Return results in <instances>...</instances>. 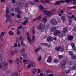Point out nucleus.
Returning <instances> with one entry per match:
<instances>
[{"instance_id": "nucleus-1", "label": "nucleus", "mask_w": 76, "mask_h": 76, "mask_svg": "<svg viewBox=\"0 0 76 76\" xmlns=\"http://www.w3.org/2000/svg\"><path fill=\"white\" fill-rule=\"evenodd\" d=\"M0 68H2L4 71L7 70V63H6L3 58H0Z\"/></svg>"}, {"instance_id": "nucleus-2", "label": "nucleus", "mask_w": 76, "mask_h": 76, "mask_svg": "<svg viewBox=\"0 0 76 76\" xmlns=\"http://www.w3.org/2000/svg\"><path fill=\"white\" fill-rule=\"evenodd\" d=\"M6 16L7 18V20L9 22H12V20L11 17H10V14H9V8L8 7H7L6 8Z\"/></svg>"}, {"instance_id": "nucleus-3", "label": "nucleus", "mask_w": 76, "mask_h": 76, "mask_svg": "<svg viewBox=\"0 0 76 76\" xmlns=\"http://www.w3.org/2000/svg\"><path fill=\"white\" fill-rule=\"evenodd\" d=\"M36 66V64L34 62L32 61H30L29 62V64L27 66V68H30V67H34Z\"/></svg>"}, {"instance_id": "nucleus-4", "label": "nucleus", "mask_w": 76, "mask_h": 76, "mask_svg": "<svg viewBox=\"0 0 76 76\" xmlns=\"http://www.w3.org/2000/svg\"><path fill=\"white\" fill-rule=\"evenodd\" d=\"M15 62H17V66L18 67H19V66H20L21 64H22V61L16 58V60L15 61Z\"/></svg>"}, {"instance_id": "nucleus-5", "label": "nucleus", "mask_w": 76, "mask_h": 76, "mask_svg": "<svg viewBox=\"0 0 76 76\" xmlns=\"http://www.w3.org/2000/svg\"><path fill=\"white\" fill-rule=\"evenodd\" d=\"M64 47H59L56 48H55V50L57 51H60L61 52H62L64 51Z\"/></svg>"}, {"instance_id": "nucleus-6", "label": "nucleus", "mask_w": 76, "mask_h": 76, "mask_svg": "<svg viewBox=\"0 0 76 76\" xmlns=\"http://www.w3.org/2000/svg\"><path fill=\"white\" fill-rule=\"evenodd\" d=\"M67 63V61L66 60H64L63 61V64H61V68L63 70L65 69V65Z\"/></svg>"}, {"instance_id": "nucleus-7", "label": "nucleus", "mask_w": 76, "mask_h": 76, "mask_svg": "<svg viewBox=\"0 0 76 76\" xmlns=\"http://www.w3.org/2000/svg\"><path fill=\"white\" fill-rule=\"evenodd\" d=\"M60 34H61V31L60 30H57L55 31L53 33V35L54 36H57V35H60Z\"/></svg>"}, {"instance_id": "nucleus-8", "label": "nucleus", "mask_w": 76, "mask_h": 76, "mask_svg": "<svg viewBox=\"0 0 76 76\" xmlns=\"http://www.w3.org/2000/svg\"><path fill=\"white\" fill-rule=\"evenodd\" d=\"M47 40L48 42H51L54 40V38L51 36H49L47 38Z\"/></svg>"}, {"instance_id": "nucleus-9", "label": "nucleus", "mask_w": 76, "mask_h": 76, "mask_svg": "<svg viewBox=\"0 0 76 76\" xmlns=\"http://www.w3.org/2000/svg\"><path fill=\"white\" fill-rule=\"evenodd\" d=\"M24 4V2L23 1H20V2H18L17 5L18 6V7H21Z\"/></svg>"}, {"instance_id": "nucleus-10", "label": "nucleus", "mask_w": 76, "mask_h": 76, "mask_svg": "<svg viewBox=\"0 0 76 76\" xmlns=\"http://www.w3.org/2000/svg\"><path fill=\"white\" fill-rule=\"evenodd\" d=\"M45 15H50L51 14H52V12L50 11L49 12L48 11H47L46 10H44V11H43Z\"/></svg>"}, {"instance_id": "nucleus-11", "label": "nucleus", "mask_w": 76, "mask_h": 76, "mask_svg": "<svg viewBox=\"0 0 76 76\" xmlns=\"http://www.w3.org/2000/svg\"><path fill=\"white\" fill-rule=\"evenodd\" d=\"M39 7L40 10L41 11V12H43L45 10V8H44L43 6L42 5H39Z\"/></svg>"}, {"instance_id": "nucleus-12", "label": "nucleus", "mask_w": 76, "mask_h": 76, "mask_svg": "<svg viewBox=\"0 0 76 76\" xmlns=\"http://www.w3.org/2000/svg\"><path fill=\"white\" fill-rule=\"evenodd\" d=\"M52 61V56H49L48 58V60H47V62L48 63H50V62H51Z\"/></svg>"}, {"instance_id": "nucleus-13", "label": "nucleus", "mask_w": 76, "mask_h": 76, "mask_svg": "<svg viewBox=\"0 0 76 76\" xmlns=\"http://www.w3.org/2000/svg\"><path fill=\"white\" fill-rule=\"evenodd\" d=\"M42 26H43V24L42 23H40L38 26L37 27V29L40 30V29H41L42 27Z\"/></svg>"}, {"instance_id": "nucleus-14", "label": "nucleus", "mask_w": 76, "mask_h": 76, "mask_svg": "<svg viewBox=\"0 0 76 76\" xmlns=\"http://www.w3.org/2000/svg\"><path fill=\"white\" fill-rule=\"evenodd\" d=\"M10 53L12 55H15V54H16L18 53V52L16 50H15L13 51H10Z\"/></svg>"}, {"instance_id": "nucleus-15", "label": "nucleus", "mask_w": 76, "mask_h": 76, "mask_svg": "<svg viewBox=\"0 0 76 76\" xmlns=\"http://www.w3.org/2000/svg\"><path fill=\"white\" fill-rule=\"evenodd\" d=\"M52 22L53 24H54L55 25L57 24V22L56 21V20L55 19H53L52 20Z\"/></svg>"}, {"instance_id": "nucleus-16", "label": "nucleus", "mask_w": 76, "mask_h": 76, "mask_svg": "<svg viewBox=\"0 0 76 76\" xmlns=\"http://www.w3.org/2000/svg\"><path fill=\"white\" fill-rule=\"evenodd\" d=\"M66 34L65 33H62L60 34L59 36L58 37H60V38H62L64 36H66Z\"/></svg>"}, {"instance_id": "nucleus-17", "label": "nucleus", "mask_w": 76, "mask_h": 76, "mask_svg": "<svg viewBox=\"0 0 76 76\" xmlns=\"http://www.w3.org/2000/svg\"><path fill=\"white\" fill-rule=\"evenodd\" d=\"M56 29L57 28L55 27H54L52 28H51L50 29V31H51V32H54V31H55Z\"/></svg>"}, {"instance_id": "nucleus-18", "label": "nucleus", "mask_w": 76, "mask_h": 76, "mask_svg": "<svg viewBox=\"0 0 76 76\" xmlns=\"http://www.w3.org/2000/svg\"><path fill=\"white\" fill-rule=\"evenodd\" d=\"M64 3V1H57L56 2V3L55 4H54L55 5H57V4H59V3Z\"/></svg>"}, {"instance_id": "nucleus-19", "label": "nucleus", "mask_w": 76, "mask_h": 76, "mask_svg": "<svg viewBox=\"0 0 76 76\" xmlns=\"http://www.w3.org/2000/svg\"><path fill=\"white\" fill-rule=\"evenodd\" d=\"M11 76H20V75L19 74H18L16 72H14L12 73Z\"/></svg>"}, {"instance_id": "nucleus-20", "label": "nucleus", "mask_w": 76, "mask_h": 76, "mask_svg": "<svg viewBox=\"0 0 76 76\" xmlns=\"http://www.w3.org/2000/svg\"><path fill=\"white\" fill-rule=\"evenodd\" d=\"M31 71L33 74H35L36 72V71H37V69L36 68H34L32 69Z\"/></svg>"}, {"instance_id": "nucleus-21", "label": "nucleus", "mask_w": 76, "mask_h": 76, "mask_svg": "<svg viewBox=\"0 0 76 76\" xmlns=\"http://www.w3.org/2000/svg\"><path fill=\"white\" fill-rule=\"evenodd\" d=\"M40 1L42 3H49V1L48 0H44L43 1L42 0H40Z\"/></svg>"}, {"instance_id": "nucleus-22", "label": "nucleus", "mask_w": 76, "mask_h": 76, "mask_svg": "<svg viewBox=\"0 0 76 76\" xmlns=\"http://www.w3.org/2000/svg\"><path fill=\"white\" fill-rule=\"evenodd\" d=\"M39 50H42V48L41 47H39L38 48L35 49L34 51L35 53H37L38 51Z\"/></svg>"}, {"instance_id": "nucleus-23", "label": "nucleus", "mask_w": 76, "mask_h": 76, "mask_svg": "<svg viewBox=\"0 0 76 76\" xmlns=\"http://www.w3.org/2000/svg\"><path fill=\"white\" fill-rule=\"evenodd\" d=\"M36 39V37L34 35H32V42H34L35 41V39Z\"/></svg>"}, {"instance_id": "nucleus-24", "label": "nucleus", "mask_w": 76, "mask_h": 76, "mask_svg": "<svg viewBox=\"0 0 76 76\" xmlns=\"http://www.w3.org/2000/svg\"><path fill=\"white\" fill-rule=\"evenodd\" d=\"M67 27H65L63 29V33L64 34L66 33V32H67Z\"/></svg>"}, {"instance_id": "nucleus-25", "label": "nucleus", "mask_w": 76, "mask_h": 76, "mask_svg": "<svg viewBox=\"0 0 76 76\" xmlns=\"http://www.w3.org/2000/svg\"><path fill=\"white\" fill-rule=\"evenodd\" d=\"M73 38V36H69L68 37V39L70 41H72Z\"/></svg>"}, {"instance_id": "nucleus-26", "label": "nucleus", "mask_w": 76, "mask_h": 76, "mask_svg": "<svg viewBox=\"0 0 76 76\" xmlns=\"http://www.w3.org/2000/svg\"><path fill=\"white\" fill-rule=\"evenodd\" d=\"M27 39L29 42H31V38H30V36H28Z\"/></svg>"}, {"instance_id": "nucleus-27", "label": "nucleus", "mask_w": 76, "mask_h": 76, "mask_svg": "<svg viewBox=\"0 0 76 76\" xmlns=\"http://www.w3.org/2000/svg\"><path fill=\"white\" fill-rule=\"evenodd\" d=\"M61 19L63 22H65L66 21V18L64 16H62L61 18Z\"/></svg>"}, {"instance_id": "nucleus-28", "label": "nucleus", "mask_w": 76, "mask_h": 76, "mask_svg": "<svg viewBox=\"0 0 76 76\" xmlns=\"http://www.w3.org/2000/svg\"><path fill=\"white\" fill-rule=\"evenodd\" d=\"M8 33L9 35H14V33L12 31H9L8 32Z\"/></svg>"}, {"instance_id": "nucleus-29", "label": "nucleus", "mask_w": 76, "mask_h": 76, "mask_svg": "<svg viewBox=\"0 0 76 76\" xmlns=\"http://www.w3.org/2000/svg\"><path fill=\"white\" fill-rule=\"evenodd\" d=\"M45 28L44 27H42L40 29V31H41V32H44V31H45Z\"/></svg>"}, {"instance_id": "nucleus-30", "label": "nucleus", "mask_w": 76, "mask_h": 76, "mask_svg": "<svg viewBox=\"0 0 76 76\" xmlns=\"http://www.w3.org/2000/svg\"><path fill=\"white\" fill-rule=\"evenodd\" d=\"M69 53L70 56H73V52L72 51H69Z\"/></svg>"}, {"instance_id": "nucleus-31", "label": "nucleus", "mask_w": 76, "mask_h": 76, "mask_svg": "<svg viewBox=\"0 0 76 76\" xmlns=\"http://www.w3.org/2000/svg\"><path fill=\"white\" fill-rule=\"evenodd\" d=\"M76 64H75L73 65L72 67V70H76Z\"/></svg>"}, {"instance_id": "nucleus-32", "label": "nucleus", "mask_w": 76, "mask_h": 76, "mask_svg": "<svg viewBox=\"0 0 76 76\" xmlns=\"http://www.w3.org/2000/svg\"><path fill=\"white\" fill-rule=\"evenodd\" d=\"M71 45L72 48L74 49L75 48V45L73 43H72L71 44Z\"/></svg>"}, {"instance_id": "nucleus-33", "label": "nucleus", "mask_w": 76, "mask_h": 76, "mask_svg": "<svg viewBox=\"0 0 76 76\" xmlns=\"http://www.w3.org/2000/svg\"><path fill=\"white\" fill-rule=\"evenodd\" d=\"M70 71L69 69L67 70H66L65 71V73H66V74H69V73H70Z\"/></svg>"}, {"instance_id": "nucleus-34", "label": "nucleus", "mask_w": 76, "mask_h": 76, "mask_svg": "<svg viewBox=\"0 0 76 76\" xmlns=\"http://www.w3.org/2000/svg\"><path fill=\"white\" fill-rule=\"evenodd\" d=\"M28 23V21L26 20H25L24 21V23H23V25H26V23Z\"/></svg>"}, {"instance_id": "nucleus-35", "label": "nucleus", "mask_w": 76, "mask_h": 76, "mask_svg": "<svg viewBox=\"0 0 76 76\" xmlns=\"http://www.w3.org/2000/svg\"><path fill=\"white\" fill-rule=\"evenodd\" d=\"M72 0H65L64 1L66 3H69L70 2H72Z\"/></svg>"}, {"instance_id": "nucleus-36", "label": "nucleus", "mask_w": 76, "mask_h": 76, "mask_svg": "<svg viewBox=\"0 0 76 76\" xmlns=\"http://www.w3.org/2000/svg\"><path fill=\"white\" fill-rule=\"evenodd\" d=\"M72 59H74V60H76V55L72 56L71 57Z\"/></svg>"}, {"instance_id": "nucleus-37", "label": "nucleus", "mask_w": 76, "mask_h": 76, "mask_svg": "<svg viewBox=\"0 0 76 76\" xmlns=\"http://www.w3.org/2000/svg\"><path fill=\"white\" fill-rule=\"evenodd\" d=\"M63 55H58V58H63Z\"/></svg>"}, {"instance_id": "nucleus-38", "label": "nucleus", "mask_w": 76, "mask_h": 76, "mask_svg": "<svg viewBox=\"0 0 76 76\" xmlns=\"http://www.w3.org/2000/svg\"><path fill=\"white\" fill-rule=\"evenodd\" d=\"M41 18V16H39L36 18V19L37 20H39Z\"/></svg>"}, {"instance_id": "nucleus-39", "label": "nucleus", "mask_w": 76, "mask_h": 76, "mask_svg": "<svg viewBox=\"0 0 76 76\" xmlns=\"http://www.w3.org/2000/svg\"><path fill=\"white\" fill-rule=\"evenodd\" d=\"M22 30L23 32H25L26 31V28H22Z\"/></svg>"}, {"instance_id": "nucleus-40", "label": "nucleus", "mask_w": 76, "mask_h": 76, "mask_svg": "<svg viewBox=\"0 0 76 76\" xmlns=\"http://www.w3.org/2000/svg\"><path fill=\"white\" fill-rule=\"evenodd\" d=\"M69 22H70L72 23V20H71V19H72V16H70L69 17Z\"/></svg>"}, {"instance_id": "nucleus-41", "label": "nucleus", "mask_w": 76, "mask_h": 76, "mask_svg": "<svg viewBox=\"0 0 76 76\" xmlns=\"http://www.w3.org/2000/svg\"><path fill=\"white\" fill-rule=\"evenodd\" d=\"M21 51L22 52V53H24L25 51V48H22L21 50Z\"/></svg>"}, {"instance_id": "nucleus-42", "label": "nucleus", "mask_w": 76, "mask_h": 76, "mask_svg": "<svg viewBox=\"0 0 76 76\" xmlns=\"http://www.w3.org/2000/svg\"><path fill=\"white\" fill-rule=\"evenodd\" d=\"M46 18H47V16H46L43 19V20H45V22H46L47 20V19H46Z\"/></svg>"}, {"instance_id": "nucleus-43", "label": "nucleus", "mask_w": 76, "mask_h": 76, "mask_svg": "<svg viewBox=\"0 0 76 76\" xmlns=\"http://www.w3.org/2000/svg\"><path fill=\"white\" fill-rule=\"evenodd\" d=\"M41 60V56L40 55L39 56V57L38 58V60L39 61H40Z\"/></svg>"}, {"instance_id": "nucleus-44", "label": "nucleus", "mask_w": 76, "mask_h": 76, "mask_svg": "<svg viewBox=\"0 0 76 76\" xmlns=\"http://www.w3.org/2000/svg\"><path fill=\"white\" fill-rule=\"evenodd\" d=\"M21 44L23 46V47H25V45L23 43V41L21 42Z\"/></svg>"}, {"instance_id": "nucleus-45", "label": "nucleus", "mask_w": 76, "mask_h": 76, "mask_svg": "<svg viewBox=\"0 0 76 76\" xmlns=\"http://www.w3.org/2000/svg\"><path fill=\"white\" fill-rule=\"evenodd\" d=\"M3 55L2 54H0V58H3Z\"/></svg>"}, {"instance_id": "nucleus-46", "label": "nucleus", "mask_w": 76, "mask_h": 76, "mask_svg": "<svg viewBox=\"0 0 76 76\" xmlns=\"http://www.w3.org/2000/svg\"><path fill=\"white\" fill-rule=\"evenodd\" d=\"M18 15H21L22 14V12L20 10L18 12Z\"/></svg>"}, {"instance_id": "nucleus-47", "label": "nucleus", "mask_w": 76, "mask_h": 76, "mask_svg": "<svg viewBox=\"0 0 76 76\" xmlns=\"http://www.w3.org/2000/svg\"><path fill=\"white\" fill-rule=\"evenodd\" d=\"M15 12H19L20 10H19V9L18 8H15Z\"/></svg>"}, {"instance_id": "nucleus-48", "label": "nucleus", "mask_w": 76, "mask_h": 76, "mask_svg": "<svg viewBox=\"0 0 76 76\" xmlns=\"http://www.w3.org/2000/svg\"><path fill=\"white\" fill-rule=\"evenodd\" d=\"M23 56H24V58H26V57L27 56V54H26V53H24Z\"/></svg>"}, {"instance_id": "nucleus-49", "label": "nucleus", "mask_w": 76, "mask_h": 76, "mask_svg": "<svg viewBox=\"0 0 76 76\" xmlns=\"http://www.w3.org/2000/svg\"><path fill=\"white\" fill-rule=\"evenodd\" d=\"M68 65H69V66H71V65L72 64V62H69L68 63Z\"/></svg>"}, {"instance_id": "nucleus-50", "label": "nucleus", "mask_w": 76, "mask_h": 76, "mask_svg": "<svg viewBox=\"0 0 76 76\" xmlns=\"http://www.w3.org/2000/svg\"><path fill=\"white\" fill-rule=\"evenodd\" d=\"M30 4H31V5H35V2H32L30 3Z\"/></svg>"}, {"instance_id": "nucleus-51", "label": "nucleus", "mask_w": 76, "mask_h": 76, "mask_svg": "<svg viewBox=\"0 0 76 76\" xmlns=\"http://www.w3.org/2000/svg\"><path fill=\"white\" fill-rule=\"evenodd\" d=\"M32 32L33 34H35V30H34V27H33V30H32Z\"/></svg>"}, {"instance_id": "nucleus-52", "label": "nucleus", "mask_w": 76, "mask_h": 76, "mask_svg": "<svg viewBox=\"0 0 76 76\" xmlns=\"http://www.w3.org/2000/svg\"><path fill=\"white\" fill-rule=\"evenodd\" d=\"M54 63H58V60L57 59H55L54 60Z\"/></svg>"}, {"instance_id": "nucleus-53", "label": "nucleus", "mask_w": 76, "mask_h": 76, "mask_svg": "<svg viewBox=\"0 0 76 76\" xmlns=\"http://www.w3.org/2000/svg\"><path fill=\"white\" fill-rule=\"evenodd\" d=\"M4 34H5V32H2L1 33V35H3V37H4Z\"/></svg>"}, {"instance_id": "nucleus-54", "label": "nucleus", "mask_w": 76, "mask_h": 76, "mask_svg": "<svg viewBox=\"0 0 76 76\" xmlns=\"http://www.w3.org/2000/svg\"><path fill=\"white\" fill-rule=\"evenodd\" d=\"M28 3H26L25 4V7H28Z\"/></svg>"}, {"instance_id": "nucleus-55", "label": "nucleus", "mask_w": 76, "mask_h": 76, "mask_svg": "<svg viewBox=\"0 0 76 76\" xmlns=\"http://www.w3.org/2000/svg\"><path fill=\"white\" fill-rule=\"evenodd\" d=\"M27 61H28V60L26 59H24L23 61V63H26V62H27Z\"/></svg>"}, {"instance_id": "nucleus-56", "label": "nucleus", "mask_w": 76, "mask_h": 76, "mask_svg": "<svg viewBox=\"0 0 76 76\" xmlns=\"http://www.w3.org/2000/svg\"><path fill=\"white\" fill-rule=\"evenodd\" d=\"M37 70H38V72H37L38 73H39L40 72H41V70H40V69H38Z\"/></svg>"}, {"instance_id": "nucleus-57", "label": "nucleus", "mask_w": 76, "mask_h": 76, "mask_svg": "<svg viewBox=\"0 0 76 76\" xmlns=\"http://www.w3.org/2000/svg\"><path fill=\"white\" fill-rule=\"evenodd\" d=\"M19 72H23V69H19Z\"/></svg>"}, {"instance_id": "nucleus-58", "label": "nucleus", "mask_w": 76, "mask_h": 76, "mask_svg": "<svg viewBox=\"0 0 76 76\" xmlns=\"http://www.w3.org/2000/svg\"><path fill=\"white\" fill-rule=\"evenodd\" d=\"M75 15H72V18L74 19H75Z\"/></svg>"}, {"instance_id": "nucleus-59", "label": "nucleus", "mask_w": 76, "mask_h": 76, "mask_svg": "<svg viewBox=\"0 0 76 76\" xmlns=\"http://www.w3.org/2000/svg\"><path fill=\"white\" fill-rule=\"evenodd\" d=\"M22 39V36H20L19 38V39L20 40V41H21Z\"/></svg>"}, {"instance_id": "nucleus-60", "label": "nucleus", "mask_w": 76, "mask_h": 76, "mask_svg": "<svg viewBox=\"0 0 76 76\" xmlns=\"http://www.w3.org/2000/svg\"><path fill=\"white\" fill-rule=\"evenodd\" d=\"M11 14L12 16H15V13H12Z\"/></svg>"}, {"instance_id": "nucleus-61", "label": "nucleus", "mask_w": 76, "mask_h": 76, "mask_svg": "<svg viewBox=\"0 0 76 76\" xmlns=\"http://www.w3.org/2000/svg\"><path fill=\"white\" fill-rule=\"evenodd\" d=\"M14 47H17V44H16V43L14 44Z\"/></svg>"}, {"instance_id": "nucleus-62", "label": "nucleus", "mask_w": 76, "mask_h": 76, "mask_svg": "<svg viewBox=\"0 0 76 76\" xmlns=\"http://www.w3.org/2000/svg\"><path fill=\"white\" fill-rule=\"evenodd\" d=\"M9 62L10 63V64H12V63H13V61L11 60H10L9 61Z\"/></svg>"}, {"instance_id": "nucleus-63", "label": "nucleus", "mask_w": 76, "mask_h": 76, "mask_svg": "<svg viewBox=\"0 0 76 76\" xmlns=\"http://www.w3.org/2000/svg\"><path fill=\"white\" fill-rule=\"evenodd\" d=\"M18 39H19V38L17 37L16 39V42H18L19 41V40H18Z\"/></svg>"}, {"instance_id": "nucleus-64", "label": "nucleus", "mask_w": 76, "mask_h": 76, "mask_svg": "<svg viewBox=\"0 0 76 76\" xmlns=\"http://www.w3.org/2000/svg\"><path fill=\"white\" fill-rule=\"evenodd\" d=\"M17 16L18 18H20L21 17V16H20V15H18Z\"/></svg>"}]
</instances>
